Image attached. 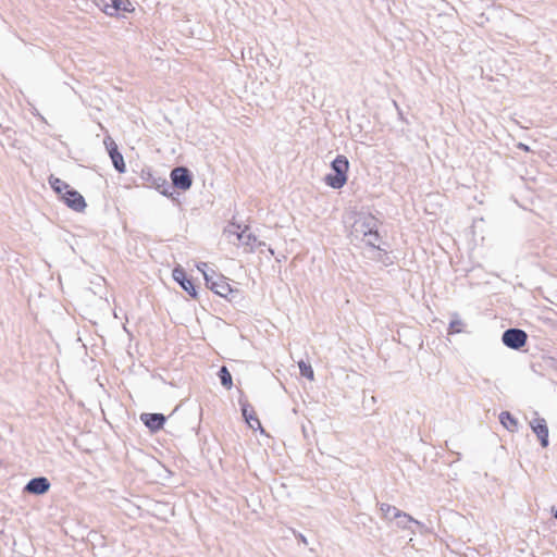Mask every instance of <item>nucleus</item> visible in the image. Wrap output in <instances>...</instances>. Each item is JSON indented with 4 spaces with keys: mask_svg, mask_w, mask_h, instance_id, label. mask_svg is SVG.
Here are the masks:
<instances>
[{
    "mask_svg": "<svg viewBox=\"0 0 557 557\" xmlns=\"http://www.w3.org/2000/svg\"><path fill=\"white\" fill-rule=\"evenodd\" d=\"M224 234L230 243L243 246L247 252H252L257 247L265 246V243L258 240V238L249 232L248 226L242 228L240 225L232 223L225 227Z\"/></svg>",
    "mask_w": 557,
    "mask_h": 557,
    "instance_id": "nucleus-1",
    "label": "nucleus"
},
{
    "mask_svg": "<svg viewBox=\"0 0 557 557\" xmlns=\"http://www.w3.org/2000/svg\"><path fill=\"white\" fill-rule=\"evenodd\" d=\"M332 171L334 174H327L325 176V183L334 189L342 188L347 182V171L349 162L345 156H337L332 164Z\"/></svg>",
    "mask_w": 557,
    "mask_h": 557,
    "instance_id": "nucleus-2",
    "label": "nucleus"
},
{
    "mask_svg": "<svg viewBox=\"0 0 557 557\" xmlns=\"http://www.w3.org/2000/svg\"><path fill=\"white\" fill-rule=\"evenodd\" d=\"M205 281L208 288L216 295L226 298L233 292L225 276L216 274L214 271L205 272Z\"/></svg>",
    "mask_w": 557,
    "mask_h": 557,
    "instance_id": "nucleus-3",
    "label": "nucleus"
},
{
    "mask_svg": "<svg viewBox=\"0 0 557 557\" xmlns=\"http://www.w3.org/2000/svg\"><path fill=\"white\" fill-rule=\"evenodd\" d=\"M528 335L520 329H508L503 333L502 341L505 346L511 349H520L527 343Z\"/></svg>",
    "mask_w": 557,
    "mask_h": 557,
    "instance_id": "nucleus-4",
    "label": "nucleus"
},
{
    "mask_svg": "<svg viewBox=\"0 0 557 557\" xmlns=\"http://www.w3.org/2000/svg\"><path fill=\"white\" fill-rule=\"evenodd\" d=\"M375 227H377V220L373 215H362L354 223L352 235L361 239Z\"/></svg>",
    "mask_w": 557,
    "mask_h": 557,
    "instance_id": "nucleus-5",
    "label": "nucleus"
},
{
    "mask_svg": "<svg viewBox=\"0 0 557 557\" xmlns=\"http://www.w3.org/2000/svg\"><path fill=\"white\" fill-rule=\"evenodd\" d=\"M172 184L182 190H187L193 184L191 174L188 169L178 166L171 172Z\"/></svg>",
    "mask_w": 557,
    "mask_h": 557,
    "instance_id": "nucleus-6",
    "label": "nucleus"
},
{
    "mask_svg": "<svg viewBox=\"0 0 557 557\" xmlns=\"http://www.w3.org/2000/svg\"><path fill=\"white\" fill-rule=\"evenodd\" d=\"M104 145L109 152V156L111 158L114 169L119 173H124L126 170L124 158H123L122 153L117 150V146L114 143V140L111 137H107L104 139Z\"/></svg>",
    "mask_w": 557,
    "mask_h": 557,
    "instance_id": "nucleus-7",
    "label": "nucleus"
},
{
    "mask_svg": "<svg viewBox=\"0 0 557 557\" xmlns=\"http://www.w3.org/2000/svg\"><path fill=\"white\" fill-rule=\"evenodd\" d=\"M532 431L536 434L542 447L548 446V428L544 418L535 417L530 421Z\"/></svg>",
    "mask_w": 557,
    "mask_h": 557,
    "instance_id": "nucleus-8",
    "label": "nucleus"
},
{
    "mask_svg": "<svg viewBox=\"0 0 557 557\" xmlns=\"http://www.w3.org/2000/svg\"><path fill=\"white\" fill-rule=\"evenodd\" d=\"M238 393H239L238 401L242 407V412H243V417L245 418V421L251 429H253V430L260 429L261 431H263L261 428V423H260L259 419L255 416L253 411L249 412L250 405L248 404L247 399L245 398L243 392L240 389H238Z\"/></svg>",
    "mask_w": 557,
    "mask_h": 557,
    "instance_id": "nucleus-9",
    "label": "nucleus"
},
{
    "mask_svg": "<svg viewBox=\"0 0 557 557\" xmlns=\"http://www.w3.org/2000/svg\"><path fill=\"white\" fill-rule=\"evenodd\" d=\"M62 199L69 208L76 212H83L87 206L84 197L74 189L63 194Z\"/></svg>",
    "mask_w": 557,
    "mask_h": 557,
    "instance_id": "nucleus-10",
    "label": "nucleus"
},
{
    "mask_svg": "<svg viewBox=\"0 0 557 557\" xmlns=\"http://www.w3.org/2000/svg\"><path fill=\"white\" fill-rule=\"evenodd\" d=\"M173 278L182 286V288L187 292L191 297L197 296L196 288L190 280L186 277V273L184 269L181 267H176L173 270Z\"/></svg>",
    "mask_w": 557,
    "mask_h": 557,
    "instance_id": "nucleus-11",
    "label": "nucleus"
},
{
    "mask_svg": "<svg viewBox=\"0 0 557 557\" xmlns=\"http://www.w3.org/2000/svg\"><path fill=\"white\" fill-rule=\"evenodd\" d=\"M50 488V483L47 478L39 476L32 479L25 486V491L35 495H42Z\"/></svg>",
    "mask_w": 557,
    "mask_h": 557,
    "instance_id": "nucleus-12",
    "label": "nucleus"
},
{
    "mask_svg": "<svg viewBox=\"0 0 557 557\" xmlns=\"http://www.w3.org/2000/svg\"><path fill=\"white\" fill-rule=\"evenodd\" d=\"M140 419L152 432L161 430L165 422V417L162 413H143Z\"/></svg>",
    "mask_w": 557,
    "mask_h": 557,
    "instance_id": "nucleus-13",
    "label": "nucleus"
},
{
    "mask_svg": "<svg viewBox=\"0 0 557 557\" xmlns=\"http://www.w3.org/2000/svg\"><path fill=\"white\" fill-rule=\"evenodd\" d=\"M111 4L106 5L104 12L109 15H113L119 11L131 12L133 7L129 0H110Z\"/></svg>",
    "mask_w": 557,
    "mask_h": 557,
    "instance_id": "nucleus-14",
    "label": "nucleus"
},
{
    "mask_svg": "<svg viewBox=\"0 0 557 557\" xmlns=\"http://www.w3.org/2000/svg\"><path fill=\"white\" fill-rule=\"evenodd\" d=\"M395 523L399 529L409 530L410 524H417L418 527H423L421 522L412 518L410 515L406 513L405 511L399 512L397 518H395Z\"/></svg>",
    "mask_w": 557,
    "mask_h": 557,
    "instance_id": "nucleus-15",
    "label": "nucleus"
},
{
    "mask_svg": "<svg viewBox=\"0 0 557 557\" xmlns=\"http://www.w3.org/2000/svg\"><path fill=\"white\" fill-rule=\"evenodd\" d=\"M499 422L509 432H516L518 430V421L508 411H503L499 414Z\"/></svg>",
    "mask_w": 557,
    "mask_h": 557,
    "instance_id": "nucleus-16",
    "label": "nucleus"
},
{
    "mask_svg": "<svg viewBox=\"0 0 557 557\" xmlns=\"http://www.w3.org/2000/svg\"><path fill=\"white\" fill-rule=\"evenodd\" d=\"M380 511L382 513V518L388 522L395 521V518H397L400 512L397 507L385 503L380 504Z\"/></svg>",
    "mask_w": 557,
    "mask_h": 557,
    "instance_id": "nucleus-17",
    "label": "nucleus"
},
{
    "mask_svg": "<svg viewBox=\"0 0 557 557\" xmlns=\"http://www.w3.org/2000/svg\"><path fill=\"white\" fill-rule=\"evenodd\" d=\"M49 183H50L52 189L61 196H63V194L72 190L67 183H65L64 181H62L58 177L50 176Z\"/></svg>",
    "mask_w": 557,
    "mask_h": 557,
    "instance_id": "nucleus-18",
    "label": "nucleus"
},
{
    "mask_svg": "<svg viewBox=\"0 0 557 557\" xmlns=\"http://www.w3.org/2000/svg\"><path fill=\"white\" fill-rule=\"evenodd\" d=\"M361 240L364 242L370 247L380 248V235L377 233V227L373 228L369 234L362 237Z\"/></svg>",
    "mask_w": 557,
    "mask_h": 557,
    "instance_id": "nucleus-19",
    "label": "nucleus"
},
{
    "mask_svg": "<svg viewBox=\"0 0 557 557\" xmlns=\"http://www.w3.org/2000/svg\"><path fill=\"white\" fill-rule=\"evenodd\" d=\"M298 368L302 377H305L308 381H312L314 379V372L311 364L305 361H299Z\"/></svg>",
    "mask_w": 557,
    "mask_h": 557,
    "instance_id": "nucleus-20",
    "label": "nucleus"
},
{
    "mask_svg": "<svg viewBox=\"0 0 557 557\" xmlns=\"http://www.w3.org/2000/svg\"><path fill=\"white\" fill-rule=\"evenodd\" d=\"M455 319H453L449 323V333H460L461 326L463 325L462 321L458 318V314H454Z\"/></svg>",
    "mask_w": 557,
    "mask_h": 557,
    "instance_id": "nucleus-21",
    "label": "nucleus"
},
{
    "mask_svg": "<svg viewBox=\"0 0 557 557\" xmlns=\"http://www.w3.org/2000/svg\"><path fill=\"white\" fill-rule=\"evenodd\" d=\"M216 374L220 377L221 383H233L232 375L226 367H221Z\"/></svg>",
    "mask_w": 557,
    "mask_h": 557,
    "instance_id": "nucleus-22",
    "label": "nucleus"
},
{
    "mask_svg": "<svg viewBox=\"0 0 557 557\" xmlns=\"http://www.w3.org/2000/svg\"><path fill=\"white\" fill-rule=\"evenodd\" d=\"M198 270L205 275V272H211L212 270L209 269L208 264L206 262H201L197 265Z\"/></svg>",
    "mask_w": 557,
    "mask_h": 557,
    "instance_id": "nucleus-23",
    "label": "nucleus"
},
{
    "mask_svg": "<svg viewBox=\"0 0 557 557\" xmlns=\"http://www.w3.org/2000/svg\"><path fill=\"white\" fill-rule=\"evenodd\" d=\"M518 147L520 149H523L524 151H529V147L527 145H524V144H519Z\"/></svg>",
    "mask_w": 557,
    "mask_h": 557,
    "instance_id": "nucleus-24",
    "label": "nucleus"
},
{
    "mask_svg": "<svg viewBox=\"0 0 557 557\" xmlns=\"http://www.w3.org/2000/svg\"><path fill=\"white\" fill-rule=\"evenodd\" d=\"M370 401L374 404V403H375V397H374V396H371V397H370Z\"/></svg>",
    "mask_w": 557,
    "mask_h": 557,
    "instance_id": "nucleus-25",
    "label": "nucleus"
}]
</instances>
